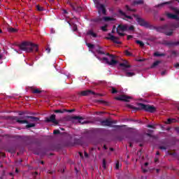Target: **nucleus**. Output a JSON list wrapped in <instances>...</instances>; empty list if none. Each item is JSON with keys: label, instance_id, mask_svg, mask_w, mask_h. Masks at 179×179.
Here are the masks:
<instances>
[{"label": "nucleus", "instance_id": "obj_1", "mask_svg": "<svg viewBox=\"0 0 179 179\" xmlns=\"http://www.w3.org/2000/svg\"><path fill=\"white\" fill-rule=\"evenodd\" d=\"M101 54H104L103 52H99V56L98 57V59L100 61H103V62H106L109 65H115L117 64V59H115V57L113 55H108L107 57H104L101 56Z\"/></svg>", "mask_w": 179, "mask_h": 179}, {"label": "nucleus", "instance_id": "obj_2", "mask_svg": "<svg viewBox=\"0 0 179 179\" xmlns=\"http://www.w3.org/2000/svg\"><path fill=\"white\" fill-rule=\"evenodd\" d=\"M129 107L130 108H134V110H145V111H148V113H155V111H156V108H155V106L143 103H139L138 108H135L131 105H129Z\"/></svg>", "mask_w": 179, "mask_h": 179}, {"label": "nucleus", "instance_id": "obj_3", "mask_svg": "<svg viewBox=\"0 0 179 179\" xmlns=\"http://www.w3.org/2000/svg\"><path fill=\"white\" fill-rule=\"evenodd\" d=\"M33 47H36L31 42H24L20 45V50L25 51L26 52H31Z\"/></svg>", "mask_w": 179, "mask_h": 179}, {"label": "nucleus", "instance_id": "obj_4", "mask_svg": "<svg viewBox=\"0 0 179 179\" xmlns=\"http://www.w3.org/2000/svg\"><path fill=\"white\" fill-rule=\"evenodd\" d=\"M124 31H134V26L128 27L127 25H119L117 28L119 36H124Z\"/></svg>", "mask_w": 179, "mask_h": 179}, {"label": "nucleus", "instance_id": "obj_5", "mask_svg": "<svg viewBox=\"0 0 179 179\" xmlns=\"http://www.w3.org/2000/svg\"><path fill=\"white\" fill-rule=\"evenodd\" d=\"M120 66L123 67V69L126 71V76L128 78H131V76H134L135 73L132 71H129V68H131V66L129 65V63L128 62L125 61L123 63L120 64Z\"/></svg>", "mask_w": 179, "mask_h": 179}, {"label": "nucleus", "instance_id": "obj_6", "mask_svg": "<svg viewBox=\"0 0 179 179\" xmlns=\"http://www.w3.org/2000/svg\"><path fill=\"white\" fill-rule=\"evenodd\" d=\"M94 4L96 5L97 9H99V13H103V15L106 13V8L103 4L100 3V1H95Z\"/></svg>", "mask_w": 179, "mask_h": 179}, {"label": "nucleus", "instance_id": "obj_7", "mask_svg": "<svg viewBox=\"0 0 179 179\" xmlns=\"http://www.w3.org/2000/svg\"><path fill=\"white\" fill-rule=\"evenodd\" d=\"M115 100H120L121 101H131L132 100V97L127 95H120L119 96H116Z\"/></svg>", "mask_w": 179, "mask_h": 179}, {"label": "nucleus", "instance_id": "obj_8", "mask_svg": "<svg viewBox=\"0 0 179 179\" xmlns=\"http://www.w3.org/2000/svg\"><path fill=\"white\" fill-rule=\"evenodd\" d=\"M134 19L140 24V26H147L146 21L141 18L138 15H134Z\"/></svg>", "mask_w": 179, "mask_h": 179}, {"label": "nucleus", "instance_id": "obj_9", "mask_svg": "<svg viewBox=\"0 0 179 179\" xmlns=\"http://www.w3.org/2000/svg\"><path fill=\"white\" fill-rule=\"evenodd\" d=\"M120 14L121 17L122 19H124V20H127V22H131L132 20V19H134L131 16L126 15L125 13H124V12H122V10L120 11Z\"/></svg>", "mask_w": 179, "mask_h": 179}, {"label": "nucleus", "instance_id": "obj_10", "mask_svg": "<svg viewBox=\"0 0 179 179\" xmlns=\"http://www.w3.org/2000/svg\"><path fill=\"white\" fill-rule=\"evenodd\" d=\"M107 40H111L112 41H113V43H116V44H120L121 42H120V41H118V38H117L115 36L109 34L108 37H106Z\"/></svg>", "mask_w": 179, "mask_h": 179}, {"label": "nucleus", "instance_id": "obj_11", "mask_svg": "<svg viewBox=\"0 0 179 179\" xmlns=\"http://www.w3.org/2000/svg\"><path fill=\"white\" fill-rule=\"evenodd\" d=\"M87 36H89L90 37H92V38H96V37H97V34H96V32H94L93 30L90 29L87 32Z\"/></svg>", "mask_w": 179, "mask_h": 179}, {"label": "nucleus", "instance_id": "obj_12", "mask_svg": "<svg viewBox=\"0 0 179 179\" xmlns=\"http://www.w3.org/2000/svg\"><path fill=\"white\" fill-rule=\"evenodd\" d=\"M48 122H53V124H58L55 120V115H52L49 118L47 119Z\"/></svg>", "mask_w": 179, "mask_h": 179}, {"label": "nucleus", "instance_id": "obj_13", "mask_svg": "<svg viewBox=\"0 0 179 179\" xmlns=\"http://www.w3.org/2000/svg\"><path fill=\"white\" fill-rule=\"evenodd\" d=\"M104 125H107V127H111V124H117V121H111V120H106L103 122Z\"/></svg>", "mask_w": 179, "mask_h": 179}, {"label": "nucleus", "instance_id": "obj_14", "mask_svg": "<svg viewBox=\"0 0 179 179\" xmlns=\"http://www.w3.org/2000/svg\"><path fill=\"white\" fill-rule=\"evenodd\" d=\"M166 15L168 17H169V19H178V15H174L171 13H167Z\"/></svg>", "mask_w": 179, "mask_h": 179}, {"label": "nucleus", "instance_id": "obj_15", "mask_svg": "<svg viewBox=\"0 0 179 179\" xmlns=\"http://www.w3.org/2000/svg\"><path fill=\"white\" fill-rule=\"evenodd\" d=\"M74 120H78V122L80 124H85V122L83 121V117H79V116H76L73 117Z\"/></svg>", "mask_w": 179, "mask_h": 179}, {"label": "nucleus", "instance_id": "obj_16", "mask_svg": "<svg viewBox=\"0 0 179 179\" xmlns=\"http://www.w3.org/2000/svg\"><path fill=\"white\" fill-rule=\"evenodd\" d=\"M91 93H93V92L90 90L83 91L81 92V96H89Z\"/></svg>", "mask_w": 179, "mask_h": 179}, {"label": "nucleus", "instance_id": "obj_17", "mask_svg": "<svg viewBox=\"0 0 179 179\" xmlns=\"http://www.w3.org/2000/svg\"><path fill=\"white\" fill-rule=\"evenodd\" d=\"M103 20H105V22H111L114 20V18L110 17H103Z\"/></svg>", "mask_w": 179, "mask_h": 179}, {"label": "nucleus", "instance_id": "obj_18", "mask_svg": "<svg viewBox=\"0 0 179 179\" xmlns=\"http://www.w3.org/2000/svg\"><path fill=\"white\" fill-rule=\"evenodd\" d=\"M175 119H168L166 122H165V124H171L172 122H175Z\"/></svg>", "mask_w": 179, "mask_h": 179}, {"label": "nucleus", "instance_id": "obj_19", "mask_svg": "<svg viewBox=\"0 0 179 179\" xmlns=\"http://www.w3.org/2000/svg\"><path fill=\"white\" fill-rule=\"evenodd\" d=\"M17 122H19V124H29L27 120H17Z\"/></svg>", "mask_w": 179, "mask_h": 179}, {"label": "nucleus", "instance_id": "obj_20", "mask_svg": "<svg viewBox=\"0 0 179 179\" xmlns=\"http://www.w3.org/2000/svg\"><path fill=\"white\" fill-rule=\"evenodd\" d=\"M33 127H35L34 123H30L26 126L27 128H33Z\"/></svg>", "mask_w": 179, "mask_h": 179}, {"label": "nucleus", "instance_id": "obj_21", "mask_svg": "<svg viewBox=\"0 0 179 179\" xmlns=\"http://www.w3.org/2000/svg\"><path fill=\"white\" fill-rule=\"evenodd\" d=\"M34 45H35V46H33V47H32V51H33V50H34V51H38V48L37 45L34 44Z\"/></svg>", "mask_w": 179, "mask_h": 179}, {"label": "nucleus", "instance_id": "obj_22", "mask_svg": "<svg viewBox=\"0 0 179 179\" xmlns=\"http://www.w3.org/2000/svg\"><path fill=\"white\" fill-rule=\"evenodd\" d=\"M159 64H160L159 61H157V62H154V64L152 66V68H155V66H157V65H159Z\"/></svg>", "mask_w": 179, "mask_h": 179}, {"label": "nucleus", "instance_id": "obj_23", "mask_svg": "<svg viewBox=\"0 0 179 179\" xmlns=\"http://www.w3.org/2000/svg\"><path fill=\"white\" fill-rule=\"evenodd\" d=\"M137 44H139L140 47H143V45H145V44H143V42L141 41H136Z\"/></svg>", "mask_w": 179, "mask_h": 179}, {"label": "nucleus", "instance_id": "obj_24", "mask_svg": "<svg viewBox=\"0 0 179 179\" xmlns=\"http://www.w3.org/2000/svg\"><path fill=\"white\" fill-rule=\"evenodd\" d=\"M101 29L103 31H107V25L101 27Z\"/></svg>", "mask_w": 179, "mask_h": 179}, {"label": "nucleus", "instance_id": "obj_25", "mask_svg": "<svg viewBox=\"0 0 179 179\" xmlns=\"http://www.w3.org/2000/svg\"><path fill=\"white\" fill-rule=\"evenodd\" d=\"M8 31H10V33H15L16 31V29H15L14 28H9Z\"/></svg>", "mask_w": 179, "mask_h": 179}, {"label": "nucleus", "instance_id": "obj_26", "mask_svg": "<svg viewBox=\"0 0 179 179\" xmlns=\"http://www.w3.org/2000/svg\"><path fill=\"white\" fill-rule=\"evenodd\" d=\"M31 122H36V121L38 120V118H37V117H31Z\"/></svg>", "mask_w": 179, "mask_h": 179}, {"label": "nucleus", "instance_id": "obj_27", "mask_svg": "<svg viewBox=\"0 0 179 179\" xmlns=\"http://www.w3.org/2000/svg\"><path fill=\"white\" fill-rule=\"evenodd\" d=\"M110 92H111V93H113V94L117 92V90H115V88H114V87H113V88L110 90Z\"/></svg>", "mask_w": 179, "mask_h": 179}, {"label": "nucleus", "instance_id": "obj_28", "mask_svg": "<svg viewBox=\"0 0 179 179\" xmlns=\"http://www.w3.org/2000/svg\"><path fill=\"white\" fill-rule=\"evenodd\" d=\"M36 9H38V10H43V7H41L40 6H36Z\"/></svg>", "mask_w": 179, "mask_h": 179}, {"label": "nucleus", "instance_id": "obj_29", "mask_svg": "<svg viewBox=\"0 0 179 179\" xmlns=\"http://www.w3.org/2000/svg\"><path fill=\"white\" fill-rule=\"evenodd\" d=\"M173 11L175 13H176L177 15H179V10L178 8H173Z\"/></svg>", "mask_w": 179, "mask_h": 179}, {"label": "nucleus", "instance_id": "obj_30", "mask_svg": "<svg viewBox=\"0 0 179 179\" xmlns=\"http://www.w3.org/2000/svg\"><path fill=\"white\" fill-rule=\"evenodd\" d=\"M125 54H126V55H127L128 57L132 55L131 54V52H129V51H128V50H126V51H125Z\"/></svg>", "mask_w": 179, "mask_h": 179}, {"label": "nucleus", "instance_id": "obj_31", "mask_svg": "<svg viewBox=\"0 0 179 179\" xmlns=\"http://www.w3.org/2000/svg\"><path fill=\"white\" fill-rule=\"evenodd\" d=\"M77 29H78V27H76V25L73 24V31H76Z\"/></svg>", "mask_w": 179, "mask_h": 179}, {"label": "nucleus", "instance_id": "obj_32", "mask_svg": "<svg viewBox=\"0 0 179 179\" xmlns=\"http://www.w3.org/2000/svg\"><path fill=\"white\" fill-rule=\"evenodd\" d=\"M87 47H89V48H93V47H94V45H93L90 43H87Z\"/></svg>", "mask_w": 179, "mask_h": 179}, {"label": "nucleus", "instance_id": "obj_33", "mask_svg": "<svg viewBox=\"0 0 179 179\" xmlns=\"http://www.w3.org/2000/svg\"><path fill=\"white\" fill-rule=\"evenodd\" d=\"M175 68H176V69H179V64L176 63L174 64Z\"/></svg>", "mask_w": 179, "mask_h": 179}, {"label": "nucleus", "instance_id": "obj_34", "mask_svg": "<svg viewBox=\"0 0 179 179\" xmlns=\"http://www.w3.org/2000/svg\"><path fill=\"white\" fill-rule=\"evenodd\" d=\"M46 51H47L48 54H50V52H51V48H46Z\"/></svg>", "mask_w": 179, "mask_h": 179}, {"label": "nucleus", "instance_id": "obj_35", "mask_svg": "<svg viewBox=\"0 0 179 179\" xmlns=\"http://www.w3.org/2000/svg\"><path fill=\"white\" fill-rule=\"evenodd\" d=\"M33 92H34V93H40V90H34L33 91Z\"/></svg>", "mask_w": 179, "mask_h": 179}, {"label": "nucleus", "instance_id": "obj_36", "mask_svg": "<svg viewBox=\"0 0 179 179\" xmlns=\"http://www.w3.org/2000/svg\"><path fill=\"white\" fill-rule=\"evenodd\" d=\"M126 10H131V8H129V6H126Z\"/></svg>", "mask_w": 179, "mask_h": 179}, {"label": "nucleus", "instance_id": "obj_37", "mask_svg": "<svg viewBox=\"0 0 179 179\" xmlns=\"http://www.w3.org/2000/svg\"><path fill=\"white\" fill-rule=\"evenodd\" d=\"M54 134H59V130H55V131H54Z\"/></svg>", "mask_w": 179, "mask_h": 179}, {"label": "nucleus", "instance_id": "obj_38", "mask_svg": "<svg viewBox=\"0 0 179 179\" xmlns=\"http://www.w3.org/2000/svg\"><path fill=\"white\" fill-rule=\"evenodd\" d=\"M116 169H120V163L116 164Z\"/></svg>", "mask_w": 179, "mask_h": 179}, {"label": "nucleus", "instance_id": "obj_39", "mask_svg": "<svg viewBox=\"0 0 179 179\" xmlns=\"http://www.w3.org/2000/svg\"><path fill=\"white\" fill-rule=\"evenodd\" d=\"M166 71H162V73H161V75L163 76L164 75H166Z\"/></svg>", "mask_w": 179, "mask_h": 179}, {"label": "nucleus", "instance_id": "obj_40", "mask_svg": "<svg viewBox=\"0 0 179 179\" xmlns=\"http://www.w3.org/2000/svg\"><path fill=\"white\" fill-rule=\"evenodd\" d=\"M131 38H132V36L129 35V36H127L128 40H131Z\"/></svg>", "mask_w": 179, "mask_h": 179}, {"label": "nucleus", "instance_id": "obj_41", "mask_svg": "<svg viewBox=\"0 0 179 179\" xmlns=\"http://www.w3.org/2000/svg\"><path fill=\"white\" fill-rule=\"evenodd\" d=\"M154 55H155V57H159V56H160V55H159V53H157V52L154 53Z\"/></svg>", "mask_w": 179, "mask_h": 179}, {"label": "nucleus", "instance_id": "obj_42", "mask_svg": "<svg viewBox=\"0 0 179 179\" xmlns=\"http://www.w3.org/2000/svg\"><path fill=\"white\" fill-rule=\"evenodd\" d=\"M55 113H63L62 110H55Z\"/></svg>", "mask_w": 179, "mask_h": 179}, {"label": "nucleus", "instance_id": "obj_43", "mask_svg": "<svg viewBox=\"0 0 179 179\" xmlns=\"http://www.w3.org/2000/svg\"><path fill=\"white\" fill-rule=\"evenodd\" d=\"M103 167L104 169H106V161H103Z\"/></svg>", "mask_w": 179, "mask_h": 179}, {"label": "nucleus", "instance_id": "obj_44", "mask_svg": "<svg viewBox=\"0 0 179 179\" xmlns=\"http://www.w3.org/2000/svg\"><path fill=\"white\" fill-rule=\"evenodd\" d=\"M84 156H85V157H87L89 155L87 154V152H85Z\"/></svg>", "mask_w": 179, "mask_h": 179}, {"label": "nucleus", "instance_id": "obj_45", "mask_svg": "<svg viewBox=\"0 0 179 179\" xmlns=\"http://www.w3.org/2000/svg\"><path fill=\"white\" fill-rule=\"evenodd\" d=\"M144 166H142V169L144 171V173H146V170L143 169Z\"/></svg>", "mask_w": 179, "mask_h": 179}, {"label": "nucleus", "instance_id": "obj_46", "mask_svg": "<svg viewBox=\"0 0 179 179\" xmlns=\"http://www.w3.org/2000/svg\"><path fill=\"white\" fill-rule=\"evenodd\" d=\"M148 128H153V126H152V125H148Z\"/></svg>", "mask_w": 179, "mask_h": 179}, {"label": "nucleus", "instance_id": "obj_47", "mask_svg": "<svg viewBox=\"0 0 179 179\" xmlns=\"http://www.w3.org/2000/svg\"><path fill=\"white\" fill-rule=\"evenodd\" d=\"M149 164L148 163V162H146L145 164V165H144V166H148Z\"/></svg>", "mask_w": 179, "mask_h": 179}, {"label": "nucleus", "instance_id": "obj_48", "mask_svg": "<svg viewBox=\"0 0 179 179\" xmlns=\"http://www.w3.org/2000/svg\"><path fill=\"white\" fill-rule=\"evenodd\" d=\"M167 2L162 3V5H166Z\"/></svg>", "mask_w": 179, "mask_h": 179}, {"label": "nucleus", "instance_id": "obj_49", "mask_svg": "<svg viewBox=\"0 0 179 179\" xmlns=\"http://www.w3.org/2000/svg\"><path fill=\"white\" fill-rule=\"evenodd\" d=\"M137 3H143L142 1H138Z\"/></svg>", "mask_w": 179, "mask_h": 179}, {"label": "nucleus", "instance_id": "obj_50", "mask_svg": "<svg viewBox=\"0 0 179 179\" xmlns=\"http://www.w3.org/2000/svg\"><path fill=\"white\" fill-rule=\"evenodd\" d=\"M72 111H73V110H69V113H72Z\"/></svg>", "mask_w": 179, "mask_h": 179}, {"label": "nucleus", "instance_id": "obj_51", "mask_svg": "<svg viewBox=\"0 0 179 179\" xmlns=\"http://www.w3.org/2000/svg\"><path fill=\"white\" fill-rule=\"evenodd\" d=\"M15 51H16L17 52H18V54H20V52L19 51H17V50H15Z\"/></svg>", "mask_w": 179, "mask_h": 179}, {"label": "nucleus", "instance_id": "obj_52", "mask_svg": "<svg viewBox=\"0 0 179 179\" xmlns=\"http://www.w3.org/2000/svg\"><path fill=\"white\" fill-rule=\"evenodd\" d=\"M64 13H66V10H64Z\"/></svg>", "mask_w": 179, "mask_h": 179}, {"label": "nucleus", "instance_id": "obj_53", "mask_svg": "<svg viewBox=\"0 0 179 179\" xmlns=\"http://www.w3.org/2000/svg\"><path fill=\"white\" fill-rule=\"evenodd\" d=\"M0 33H2V31H1V29H0Z\"/></svg>", "mask_w": 179, "mask_h": 179}, {"label": "nucleus", "instance_id": "obj_54", "mask_svg": "<svg viewBox=\"0 0 179 179\" xmlns=\"http://www.w3.org/2000/svg\"><path fill=\"white\" fill-rule=\"evenodd\" d=\"M104 148L106 149V146H104Z\"/></svg>", "mask_w": 179, "mask_h": 179}, {"label": "nucleus", "instance_id": "obj_55", "mask_svg": "<svg viewBox=\"0 0 179 179\" xmlns=\"http://www.w3.org/2000/svg\"><path fill=\"white\" fill-rule=\"evenodd\" d=\"M110 150H113V148H111Z\"/></svg>", "mask_w": 179, "mask_h": 179}, {"label": "nucleus", "instance_id": "obj_56", "mask_svg": "<svg viewBox=\"0 0 179 179\" xmlns=\"http://www.w3.org/2000/svg\"><path fill=\"white\" fill-rule=\"evenodd\" d=\"M43 162H41V164H43Z\"/></svg>", "mask_w": 179, "mask_h": 179}, {"label": "nucleus", "instance_id": "obj_57", "mask_svg": "<svg viewBox=\"0 0 179 179\" xmlns=\"http://www.w3.org/2000/svg\"><path fill=\"white\" fill-rule=\"evenodd\" d=\"M0 58H1V56H0Z\"/></svg>", "mask_w": 179, "mask_h": 179}]
</instances>
